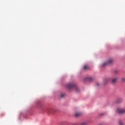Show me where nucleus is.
<instances>
[{
  "mask_svg": "<svg viewBox=\"0 0 125 125\" xmlns=\"http://www.w3.org/2000/svg\"><path fill=\"white\" fill-rule=\"evenodd\" d=\"M83 70L86 71V70H88L89 69V67L88 66V65H85L83 66Z\"/></svg>",
  "mask_w": 125,
  "mask_h": 125,
  "instance_id": "nucleus-5",
  "label": "nucleus"
},
{
  "mask_svg": "<svg viewBox=\"0 0 125 125\" xmlns=\"http://www.w3.org/2000/svg\"><path fill=\"white\" fill-rule=\"evenodd\" d=\"M80 125H86V123L85 122H83L81 123Z\"/></svg>",
  "mask_w": 125,
  "mask_h": 125,
  "instance_id": "nucleus-9",
  "label": "nucleus"
},
{
  "mask_svg": "<svg viewBox=\"0 0 125 125\" xmlns=\"http://www.w3.org/2000/svg\"><path fill=\"white\" fill-rule=\"evenodd\" d=\"M117 112L119 114H125V109L121 108L120 107L117 108Z\"/></svg>",
  "mask_w": 125,
  "mask_h": 125,
  "instance_id": "nucleus-3",
  "label": "nucleus"
},
{
  "mask_svg": "<svg viewBox=\"0 0 125 125\" xmlns=\"http://www.w3.org/2000/svg\"><path fill=\"white\" fill-rule=\"evenodd\" d=\"M66 87L68 89H75V90L77 92H79L80 91V89L78 86L76 85L74 83H68L66 85Z\"/></svg>",
  "mask_w": 125,
  "mask_h": 125,
  "instance_id": "nucleus-1",
  "label": "nucleus"
},
{
  "mask_svg": "<svg viewBox=\"0 0 125 125\" xmlns=\"http://www.w3.org/2000/svg\"><path fill=\"white\" fill-rule=\"evenodd\" d=\"M118 79L119 78L118 77H116L115 78L113 79L112 80V83H116Z\"/></svg>",
  "mask_w": 125,
  "mask_h": 125,
  "instance_id": "nucleus-4",
  "label": "nucleus"
},
{
  "mask_svg": "<svg viewBox=\"0 0 125 125\" xmlns=\"http://www.w3.org/2000/svg\"><path fill=\"white\" fill-rule=\"evenodd\" d=\"M108 81H109V79H104V82L105 83V82H108Z\"/></svg>",
  "mask_w": 125,
  "mask_h": 125,
  "instance_id": "nucleus-10",
  "label": "nucleus"
},
{
  "mask_svg": "<svg viewBox=\"0 0 125 125\" xmlns=\"http://www.w3.org/2000/svg\"><path fill=\"white\" fill-rule=\"evenodd\" d=\"M75 116L76 117H80V116H81V113H76Z\"/></svg>",
  "mask_w": 125,
  "mask_h": 125,
  "instance_id": "nucleus-6",
  "label": "nucleus"
},
{
  "mask_svg": "<svg viewBox=\"0 0 125 125\" xmlns=\"http://www.w3.org/2000/svg\"><path fill=\"white\" fill-rule=\"evenodd\" d=\"M114 63V60L113 59H109L107 61L104 62L103 64V67H105V66H107V65H110V64H113Z\"/></svg>",
  "mask_w": 125,
  "mask_h": 125,
  "instance_id": "nucleus-2",
  "label": "nucleus"
},
{
  "mask_svg": "<svg viewBox=\"0 0 125 125\" xmlns=\"http://www.w3.org/2000/svg\"><path fill=\"white\" fill-rule=\"evenodd\" d=\"M122 82H125V78H122Z\"/></svg>",
  "mask_w": 125,
  "mask_h": 125,
  "instance_id": "nucleus-11",
  "label": "nucleus"
},
{
  "mask_svg": "<svg viewBox=\"0 0 125 125\" xmlns=\"http://www.w3.org/2000/svg\"><path fill=\"white\" fill-rule=\"evenodd\" d=\"M65 94H64V93H62V94H61V98H64V97H65Z\"/></svg>",
  "mask_w": 125,
  "mask_h": 125,
  "instance_id": "nucleus-7",
  "label": "nucleus"
},
{
  "mask_svg": "<svg viewBox=\"0 0 125 125\" xmlns=\"http://www.w3.org/2000/svg\"><path fill=\"white\" fill-rule=\"evenodd\" d=\"M119 125H124V123H123V122H122V121H120Z\"/></svg>",
  "mask_w": 125,
  "mask_h": 125,
  "instance_id": "nucleus-8",
  "label": "nucleus"
},
{
  "mask_svg": "<svg viewBox=\"0 0 125 125\" xmlns=\"http://www.w3.org/2000/svg\"><path fill=\"white\" fill-rule=\"evenodd\" d=\"M89 80L90 81H91V80H92V78L89 77Z\"/></svg>",
  "mask_w": 125,
  "mask_h": 125,
  "instance_id": "nucleus-12",
  "label": "nucleus"
}]
</instances>
